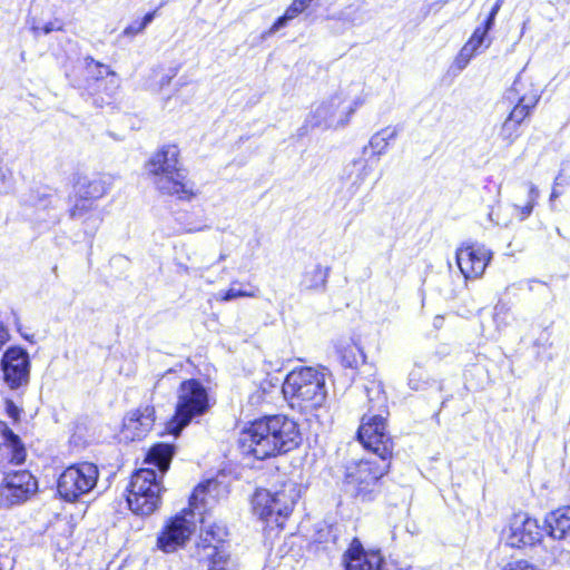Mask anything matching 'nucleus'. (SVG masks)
<instances>
[{
	"instance_id": "nucleus-1",
	"label": "nucleus",
	"mask_w": 570,
	"mask_h": 570,
	"mask_svg": "<svg viewBox=\"0 0 570 570\" xmlns=\"http://www.w3.org/2000/svg\"><path fill=\"white\" fill-rule=\"evenodd\" d=\"M238 443L244 454L264 460L297 448L301 443V433L293 420L274 415L244 428Z\"/></svg>"
},
{
	"instance_id": "nucleus-2",
	"label": "nucleus",
	"mask_w": 570,
	"mask_h": 570,
	"mask_svg": "<svg viewBox=\"0 0 570 570\" xmlns=\"http://www.w3.org/2000/svg\"><path fill=\"white\" fill-rule=\"evenodd\" d=\"M173 455L174 446L169 444L159 443L149 450L145 459L148 466L134 473L128 490L127 502L134 513L150 515L159 508L164 491L160 479Z\"/></svg>"
},
{
	"instance_id": "nucleus-3",
	"label": "nucleus",
	"mask_w": 570,
	"mask_h": 570,
	"mask_svg": "<svg viewBox=\"0 0 570 570\" xmlns=\"http://www.w3.org/2000/svg\"><path fill=\"white\" fill-rule=\"evenodd\" d=\"M365 102L360 86L340 89L334 95L314 104L304 122V128L337 130L347 126L355 111Z\"/></svg>"
},
{
	"instance_id": "nucleus-4",
	"label": "nucleus",
	"mask_w": 570,
	"mask_h": 570,
	"mask_svg": "<svg viewBox=\"0 0 570 570\" xmlns=\"http://www.w3.org/2000/svg\"><path fill=\"white\" fill-rule=\"evenodd\" d=\"M146 170L161 194L181 200H191L197 196L195 184L187 178L181 167L176 145H165L157 150L146 164Z\"/></svg>"
},
{
	"instance_id": "nucleus-5",
	"label": "nucleus",
	"mask_w": 570,
	"mask_h": 570,
	"mask_svg": "<svg viewBox=\"0 0 570 570\" xmlns=\"http://www.w3.org/2000/svg\"><path fill=\"white\" fill-rule=\"evenodd\" d=\"M217 489V482L208 480L198 484L189 499V508L169 518L157 537V548L165 553H173L184 548L196 531L194 510L207 505Z\"/></svg>"
},
{
	"instance_id": "nucleus-6",
	"label": "nucleus",
	"mask_w": 570,
	"mask_h": 570,
	"mask_svg": "<svg viewBox=\"0 0 570 570\" xmlns=\"http://www.w3.org/2000/svg\"><path fill=\"white\" fill-rule=\"evenodd\" d=\"M282 391L292 409L314 414L326 402L325 374L313 367L295 368L287 374Z\"/></svg>"
},
{
	"instance_id": "nucleus-7",
	"label": "nucleus",
	"mask_w": 570,
	"mask_h": 570,
	"mask_svg": "<svg viewBox=\"0 0 570 570\" xmlns=\"http://www.w3.org/2000/svg\"><path fill=\"white\" fill-rule=\"evenodd\" d=\"M371 407L376 409V414H365L358 429V440L365 449L372 451L379 460L389 462L392 455L393 443L385 432L386 396L381 390L380 384L373 383L366 387Z\"/></svg>"
},
{
	"instance_id": "nucleus-8",
	"label": "nucleus",
	"mask_w": 570,
	"mask_h": 570,
	"mask_svg": "<svg viewBox=\"0 0 570 570\" xmlns=\"http://www.w3.org/2000/svg\"><path fill=\"white\" fill-rule=\"evenodd\" d=\"M299 495V485L291 480L284 482L274 492L257 490L253 498L254 513L267 523L282 528L284 519L292 513Z\"/></svg>"
},
{
	"instance_id": "nucleus-9",
	"label": "nucleus",
	"mask_w": 570,
	"mask_h": 570,
	"mask_svg": "<svg viewBox=\"0 0 570 570\" xmlns=\"http://www.w3.org/2000/svg\"><path fill=\"white\" fill-rule=\"evenodd\" d=\"M208 407L206 389L196 380L183 382L177 391L175 415L167 423L168 433L178 435L195 416L204 414Z\"/></svg>"
},
{
	"instance_id": "nucleus-10",
	"label": "nucleus",
	"mask_w": 570,
	"mask_h": 570,
	"mask_svg": "<svg viewBox=\"0 0 570 570\" xmlns=\"http://www.w3.org/2000/svg\"><path fill=\"white\" fill-rule=\"evenodd\" d=\"M390 462L361 460L347 468L345 485L355 498L366 501L377 491L379 480L387 472Z\"/></svg>"
},
{
	"instance_id": "nucleus-11",
	"label": "nucleus",
	"mask_w": 570,
	"mask_h": 570,
	"mask_svg": "<svg viewBox=\"0 0 570 570\" xmlns=\"http://www.w3.org/2000/svg\"><path fill=\"white\" fill-rule=\"evenodd\" d=\"M98 468L89 462L68 466L59 476L58 492L66 501H75L97 484Z\"/></svg>"
},
{
	"instance_id": "nucleus-12",
	"label": "nucleus",
	"mask_w": 570,
	"mask_h": 570,
	"mask_svg": "<svg viewBox=\"0 0 570 570\" xmlns=\"http://www.w3.org/2000/svg\"><path fill=\"white\" fill-rule=\"evenodd\" d=\"M503 537L512 548L532 547L541 541L542 530L537 519L520 512L512 515Z\"/></svg>"
},
{
	"instance_id": "nucleus-13",
	"label": "nucleus",
	"mask_w": 570,
	"mask_h": 570,
	"mask_svg": "<svg viewBox=\"0 0 570 570\" xmlns=\"http://www.w3.org/2000/svg\"><path fill=\"white\" fill-rule=\"evenodd\" d=\"M37 490V481L28 471L8 473L0 484V503L6 507L27 501Z\"/></svg>"
},
{
	"instance_id": "nucleus-14",
	"label": "nucleus",
	"mask_w": 570,
	"mask_h": 570,
	"mask_svg": "<svg viewBox=\"0 0 570 570\" xmlns=\"http://www.w3.org/2000/svg\"><path fill=\"white\" fill-rule=\"evenodd\" d=\"M492 256L491 249L484 245L469 243L456 249L455 258L462 275L465 278L475 279L484 274Z\"/></svg>"
},
{
	"instance_id": "nucleus-15",
	"label": "nucleus",
	"mask_w": 570,
	"mask_h": 570,
	"mask_svg": "<svg viewBox=\"0 0 570 570\" xmlns=\"http://www.w3.org/2000/svg\"><path fill=\"white\" fill-rule=\"evenodd\" d=\"M4 383L12 390L27 385L30 376L29 354L21 347H9L1 358Z\"/></svg>"
},
{
	"instance_id": "nucleus-16",
	"label": "nucleus",
	"mask_w": 570,
	"mask_h": 570,
	"mask_svg": "<svg viewBox=\"0 0 570 570\" xmlns=\"http://www.w3.org/2000/svg\"><path fill=\"white\" fill-rule=\"evenodd\" d=\"M226 537V528L222 525H210L202 533L203 546H199V549L204 551V557L210 561L208 570H235L229 556L223 547L218 546Z\"/></svg>"
},
{
	"instance_id": "nucleus-17",
	"label": "nucleus",
	"mask_w": 570,
	"mask_h": 570,
	"mask_svg": "<svg viewBox=\"0 0 570 570\" xmlns=\"http://www.w3.org/2000/svg\"><path fill=\"white\" fill-rule=\"evenodd\" d=\"M513 94L518 96V104L510 112L509 118L520 126L530 114V110L538 104L540 89L534 87L531 82L519 78L511 87L510 95ZM509 97L511 98V96Z\"/></svg>"
},
{
	"instance_id": "nucleus-18",
	"label": "nucleus",
	"mask_w": 570,
	"mask_h": 570,
	"mask_svg": "<svg viewBox=\"0 0 570 570\" xmlns=\"http://www.w3.org/2000/svg\"><path fill=\"white\" fill-rule=\"evenodd\" d=\"M154 423L155 409L150 405H145L126 415L121 435L127 441L141 439L151 430Z\"/></svg>"
},
{
	"instance_id": "nucleus-19",
	"label": "nucleus",
	"mask_w": 570,
	"mask_h": 570,
	"mask_svg": "<svg viewBox=\"0 0 570 570\" xmlns=\"http://www.w3.org/2000/svg\"><path fill=\"white\" fill-rule=\"evenodd\" d=\"M26 459V449L19 438L0 421V468L8 464H21Z\"/></svg>"
},
{
	"instance_id": "nucleus-20",
	"label": "nucleus",
	"mask_w": 570,
	"mask_h": 570,
	"mask_svg": "<svg viewBox=\"0 0 570 570\" xmlns=\"http://www.w3.org/2000/svg\"><path fill=\"white\" fill-rule=\"evenodd\" d=\"M110 175L78 176L75 183V197H85L92 200L102 198L112 186Z\"/></svg>"
},
{
	"instance_id": "nucleus-21",
	"label": "nucleus",
	"mask_w": 570,
	"mask_h": 570,
	"mask_svg": "<svg viewBox=\"0 0 570 570\" xmlns=\"http://www.w3.org/2000/svg\"><path fill=\"white\" fill-rule=\"evenodd\" d=\"M346 570H389L379 551L364 552L354 541L347 552Z\"/></svg>"
},
{
	"instance_id": "nucleus-22",
	"label": "nucleus",
	"mask_w": 570,
	"mask_h": 570,
	"mask_svg": "<svg viewBox=\"0 0 570 570\" xmlns=\"http://www.w3.org/2000/svg\"><path fill=\"white\" fill-rule=\"evenodd\" d=\"M548 534L557 540L570 537V507L550 512L544 520Z\"/></svg>"
},
{
	"instance_id": "nucleus-23",
	"label": "nucleus",
	"mask_w": 570,
	"mask_h": 570,
	"mask_svg": "<svg viewBox=\"0 0 570 570\" xmlns=\"http://www.w3.org/2000/svg\"><path fill=\"white\" fill-rule=\"evenodd\" d=\"M400 129L396 126H386L381 130L376 131L371 138L366 146L363 148V154L366 155L371 150L372 155L382 156L384 155L392 141L399 136Z\"/></svg>"
},
{
	"instance_id": "nucleus-24",
	"label": "nucleus",
	"mask_w": 570,
	"mask_h": 570,
	"mask_svg": "<svg viewBox=\"0 0 570 570\" xmlns=\"http://www.w3.org/2000/svg\"><path fill=\"white\" fill-rule=\"evenodd\" d=\"M328 277V268L320 264L307 268L302 275L301 287L306 291H317L325 287Z\"/></svg>"
},
{
	"instance_id": "nucleus-25",
	"label": "nucleus",
	"mask_w": 570,
	"mask_h": 570,
	"mask_svg": "<svg viewBox=\"0 0 570 570\" xmlns=\"http://www.w3.org/2000/svg\"><path fill=\"white\" fill-rule=\"evenodd\" d=\"M337 352L341 356V362L346 367H357L365 362V354L358 343L354 341L342 342Z\"/></svg>"
},
{
	"instance_id": "nucleus-26",
	"label": "nucleus",
	"mask_w": 570,
	"mask_h": 570,
	"mask_svg": "<svg viewBox=\"0 0 570 570\" xmlns=\"http://www.w3.org/2000/svg\"><path fill=\"white\" fill-rule=\"evenodd\" d=\"M312 1L313 0H294L292 4L286 9L285 13L273 23L268 30V33L273 35L279 29L284 28L288 21L304 12L311 6Z\"/></svg>"
},
{
	"instance_id": "nucleus-27",
	"label": "nucleus",
	"mask_w": 570,
	"mask_h": 570,
	"mask_svg": "<svg viewBox=\"0 0 570 570\" xmlns=\"http://www.w3.org/2000/svg\"><path fill=\"white\" fill-rule=\"evenodd\" d=\"M257 295V288L254 286H248V288H245L242 284L238 282H233L230 284V287L226 291H220L217 294H215L216 301L219 302H228L240 297H256Z\"/></svg>"
},
{
	"instance_id": "nucleus-28",
	"label": "nucleus",
	"mask_w": 570,
	"mask_h": 570,
	"mask_svg": "<svg viewBox=\"0 0 570 570\" xmlns=\"http://www.w3.org/2000/svg\"><path fill=\"white\" fill-rule=\"evenodd\" d=\"M373 167L368 160L364 158L355 159L350 165L348 177L352 179V185L356 188L362 186L367 177L372 174Z\"/></svg>"
},
{
	"instance_id": "nucleus-29",
	"label": "nucleus",
	"mask_w": 570,
	"mask_h": 570,
	"mask_svg": "<svg viewBox=\"0 0 570 570\" xmlns=\"http://www.w3.org/2000/svg\"><path fill=\"white\" fill-rule=\"evenodd\" d=\"M173 78L174 73L171 71L165 69H153L145 86L147 89L158 92L168 86Z\"/></svg>"
},
{
	"instance_id": "nucleus-30",
	"label": "nucleus",
	"mask_w": 570,
	"mask_h": 570,
	"mask_svg": "<svg viewBox=\"0 0 570 570\" xmlns=\"http://www.w3.org/2000/svg\"><path fill=\"white\" fill-rule=\"evenodd\" d=\"M85 73L88 79L100 80L106 76H114L115 72L109 66L100 63L92 58L85 59Z\"/></svg>"
},
{
	"instance_id": "nucleus-31",
	"label": "nucleus",
	"mask_w": 570,
	"mask_h": 570,
	"mask_svg": "<svg viewBox=\"0 0 570 570\" xmlns=\"http://www.w3.org/2000/svg\"><path fill=\"white\" fill-rule=\"evenodd\" d=\"M529 193H528V203L524 206H513L510 207L511 212L515 210L520 215V219L523 220L529 217L533 210V207L539 197V189L531 183L528 184Z\"/></svg>"
},
{
	"instance_id": "nucleus-32",
	"label": "nucleus",
	"mask_w": 570,
	"mask_h": 570,
	"mask_svg": "<svg viewBox=\"0 0 570 570\" xmlns=\"http://www.w3.org/2000/svg\"><path fill=\"white\" fill-rule=\"evenodd\" d=\"M95 209V200L85 197H75V203L70 208V216L75 219H81Z\"/></svg>"
},
{
	"instance_id": "nucleus-33",
	"label": "nucleus",
	"mask_w": 570,
	"mask_h": 570,
	"mask_svg": "<svg viewBox=\"0 0 570 570\" xmlns=\"http://www.w3.org/2000/svg\"><path fill=\"white\" fill-rule=\"evenodd\" d=\"M511 215L512 212L510 207L497 206L490 210L488 216L493 224L507 227L512 220Z\"/></svg>"
},
{
	"instance_id": "nucleus-34",
	"label": "nucleus",
	"mask_w": 570,
	"mask_h": 570,
	"mask_svg": "<svg viewBox=\"0 0 570 570\" xmlns=\"http://www.w3.org/2000/svg\"><path fill=\"white\" fill-rule=\"evenodd\" d=\"M487 29H482V27L475 28L472 36L469 38V40L464 43L475 52L484 45L487 40Z\"/></svg>"
},
{
	"instance_id": "nucleus-35",
	"label": "nucleus",
	"mask_w": 570,
	"mask_h": 570,
	"mask_svg": "<svg viewBox=\"0 0 570 570\" xmlns=\"http://www.w3.org/2000/svg\"><path fill=\"white\" fill-rule=\"evenodd\" d=\"M474 55H476V52L464 45L454 59L455 68L463 70L469 65Z\"/></svg>"
},
{
	"instance_id": "nucleus-36",
	"label": "nucleus",
	"mask_w": 570,
	"mask_h": 570,
	"mask_svg": "<svg viewBox=\"0 0 570 570\" xmlns=\"http://www.w3.org/2000/svg\"><path fill=\"white\" fill-rule=\"evenodd\" d=\"M518 128L519 125L508 117L501 127L500 135L508 144H511L518 136Z\"/></svg>"
},
{
	"instance_id": "nucleus-37",
	"label": "nucleus",
	"mask_w": 570,
	"mask_h": 570,
	"mask_svg": "<svg viewBox=\"0 0 570 570\" xmlns=\"http://www.w3.org/2000/svg\"><path fill=\"white\" fill-rule=\"evenodd\" d=\"M502 570H542V569H540L539 567H537L535 564H533L527 560L519 559V560L509 561L508 563H505L503 566Z\"/></svg>"
},
{
	"instance_id": "nucleus-38",
	"label": "nucleus",
	"mask_w": 570,
	"mask_h": 570,
	"mask_svg": "<svg viewBox=\"0 0 570 570\" xmlns=\"http://www.w3.org/2000/svg\"><path fill=\"white\" fill-rule=\"evenodd\" d=\"M4 410H6L7 415L13 422L19 421L20 414H21V410L11 400H7L4 402Z\"/></svg>"
},
{
	"instance_id": "nucleus-39",
	"label": "nucleus",
	"mask_w": 570,
	"mask_h": 570,
	"mask_svg": "<svg viewBox=\"0 0 570 570\" xmlns=\"http://www.w3.org/2000/svg\"><path fill=\"white\" fill-rule=\"evenodd\" d=\"M60 29H61V26L53 21L46 23L42 28H39L35 24L31 26V31L33 32V35L36 37L39 35L40 31H42L45 35H48L55 30H60Z\"/></svg>"
},
{
	"instance_id": "nucleus-40",
	"label": "nucleus",
	"mask_w": 570,
	"mask_h": 570,
	"mask_svg": "<svg viewBox=\"0 0 570 570\" xmlns=\"http://www.w3.org/2000/svg\"><path fill=\"white\" fill-rule=\"evenodd\" d=\"M142 30H144V28L141 27V24L139 22H135V23L128 26L127 28H125L122 33L125 36L132 37V36L140 33Z\"/></svg>"
},
{
	"instance_id": "nucleus-41",
	"label": "nucleus",
	"mask_w": 570,
	"mask_h": 570,
	"mask_svg": "<svg viewBox=\"0 0 570 570\" xmlns=\"http://www.w3.org/2000/svg\"><path fill=\"white\" fill-rule=\"evenodd\" d=\"M10 334L2 321H0V348L9 341Z\"/></svg>"
},
{
	"instance_id": "nucleus-42",
	"label": "nucleus",
	"mask_w": 570,
	"mask_h": 570,
	"mask_svg": "<svg viewBox=\"0 0 570 570\" xmlns=\"http://www.w3.org/2000/svg\"><path fill=\"white\" fill-rule=\"evenodd\" d=\"M502 3H503V0H497V2L494 3V6L492 7L491 11H490V16H492V18H495L498 12L500 11L501 7H502Z\"/></svg>"
},
{
	"instance_id": "nucleus-43",
	"label": "nucleus",
	"mask_w": 570,
	"mask_h": 570,
	"mask_svg": "<svg viewBox=\"0 0 570 570\" xmlns=\"http://www.w3.org/2000/svg\"><path fill=\"white\" fill-rule=\"evenodd\" d=\"M154 19V13H147L141 21H138L145 29Z\"/></svg>"
},
{
	"instance_id": "nucleus-44",
	"label": "nucleus",
	"mask_w": 570,
	"mask_h": 570,
	"mask_svg": "<svg viewBox=\"0 0 570 570\" xmlns=\"http://www.w3.org/2000/svg\"><path fill=\"white\" fill-rule=\"evenodd\" d=\"M494 20H495V18H492V16L489 14V17H488L484 26L482 27V29H487V32H489L492 29L493 24H494Z\"/></svg>"
},
{
	"instance_id": "nucleus-45",
	"label": "nucleus",
	"mask_w": 570,
	"mask_h": 570,
	"mask_svg": "<svg viewBox=\"0 0 570 570\" xmlns=\"http://www.w3.org/2000/svg\"><path fill=\"white\" fill-rule=\"evenodd\" d=\"M18 332L21 334V336L31 342V343H35V336L33 335H30V334H27V333H23L22 330L20 327H18Z\"/></svg>"
},
{
	"instance_id": "nucleus-46",
	"label": "nucleus",
	"mask_w": 570,
	"mask_h": 570,
	"mask_svg": "<svg viewBox=\"0 0 570 570\" xmlns=\"http://www.w3.org/2000/svg\"><path fill=\"white\" fill-rule=\"evenodd\" d=\"M18 332L21 334V336L31 342V343H35V336L33 335H30V334H27V333H23L22 330L20 327H18Z\"/></svg>"
},
{
	"instance_id": "nucleus-47",
	"label": "nucleus",
	"mask_w": 570,
	"mask_h": 570,
	"mask_svg": "<svg viewBox=\"0 0 570 570\" xmlns=\"http://www.w3.org/2000/svg\"><path fill=\"white\" fill-rule=\"evenodd\" d=\"M7 178V169L0 166V181H4Z\"/></svg>"
},
{
	"instance_id": "nucleus-48",
	"label": "nucleus",
	"mask_w": 570,
	"mask_h": 570,
	"mask_svg": "<svg viewBox=\"0 0 570 570\" xmlns=\"http://www.w3.org/2000/svg\"><path fill=\"white\" fill-rule=\"evenodd\" d=\"M559 195L560 194L557 191V189L553 188L552 191H551V195H550V202L551 203L554 202L559 197Z\"/></svg>"
},
{
	"instance_id": "nucleus-49",
	"label": "nucleus",
	"mask_w": 570,
	"mask_h": 570,
	"mask_svg": "<svg viewBox=\"0 0 570 570\" xmlns=\"http://www.w3.org/2000/svg\"><path fill=\"white\" fill-rule=\"evenodd\" d=\"M559 185H562L561 175H559V176L554 179V186H559Z\"/></svg>"
}]
</instances>
